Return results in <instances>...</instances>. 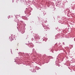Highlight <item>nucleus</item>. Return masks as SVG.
Instances as JSON below:
<instances>
[{"instance_id": "nucleus-1", "label": "nucleus", "mask_w": 75, "mask_h": 75, "mask_svg": "<svg viewBox=\"0 0 75 75\" xmlns=\"http://www.w3.org/2000/svg\"><path fill=\"white\" fill-rule=\"evenodd\" d=\"M35 39H37V38H39V36H38H38H36L35 37Z\"/></svg>"}, {"instance_id": "nucleus-2", "label": "nucleus", "mask_w": 75, "mask_h": 75, "mask_svg": "<svg viewBox=\"0 0 75 75\" xmlns=\"http://www.w3.org/2000/svg\"><path fill=\"white\" fill-rule=\"evenodd\" d=\"M37 35L36 36H38V35Z\"/></svg>"}]
</instances>
